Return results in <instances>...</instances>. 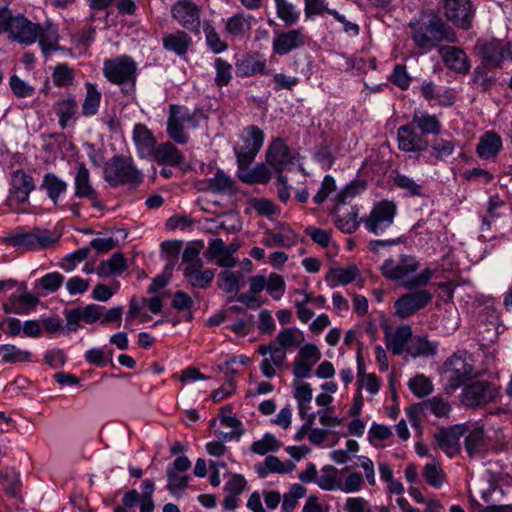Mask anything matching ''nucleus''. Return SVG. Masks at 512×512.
<instances>
[{"instance_id":"obj_3","label":"nucleus","mask_w":512,"mask_h":512,"mask_svg":"<svg viewBox=\"0 0 512 512\" xmlns=\"http://www.w3.org/2000/svg\"><path fill=\"white\" fill-rule=\"evenodd\" d=\"M103 74L109 82L121 87L125 95H132L135 92L137 79V64L129 56H120L114 59H107L103 64Z\"/></svg>"},{"instance_id":"obj_24","label":"nucleus","mask_w":512,"mask_h":512,"mask_svg":"<svg viewBox=\"0 0 512 512\" xmlns=\"http://www.w3.org/2000/svg\"><path fill=\"white\" fill-rule=\"evenodd\" d=\"M501 149V137L494 131H488L479 138L476 152L480 158L487 160L495 158Z\"/></svg>"},{"instance_id":"obj_4","label":"nucleus","mask_w":512,"mask_h":512,"mask_svg":"<svg viewBox=\"0 0 512 512\" xmlns=\"http://www.w3.org/2000/svg\"><path fill=\"white\" fill-rule=\"evenodd\" d=\"M104 179L112 186L138 185L143 181L141 172L128 157L115 156L104 165Z\"/></svg>"},{"instance_id":"obj_10","label":"nucleus","mask_w":512,"mask_h":512,"mask_svg":"<svg viewBox=\"0 0 512 512\" xmlns=\"http://www.w3.org/2000/svg\"><path fill=\"white\" fill-rule=\"evenodd\" d=\"M396 205L392 201L383 200L376 204L369 216L363 220L368 231L378 234L387 229L396 215Z\"/></svg>"},{"instance_id":"obj_41","label":"nucleus","mask_w":512,"mask_h":512,"mask_svg":"<svg viewBox=\"0 0 512 512\" xmlns=\"http://www.w3.org/2000/svg\"><path fill=\"white\" fill-rule=\"evenodd\" d=\"M208 190L214 193H232L234 181L224 172L218 171L213 178L209 179Z\"/></svg>"},{"instance_id":"obj_55","label":"nucleus","mask_w":512,"mask_h":512,"mask_svg":"<svg viewBox=\"0 0 512 512\" xmlns=\"http://www.w3.org/2000/svg\"><path fill=\"white\" fill-rule=\"evenodd\" d=\"M215 277V270H199L193 276L187 278L188 283L194 288L206 289L210 286Z\"/></svg>"},{"instance_id":"obj_48","label":"nucleus","mask_w":512,"mask_h":512,"mask_svg":"<svg viewBox=\"0 0 512 512\" xmlns=\"http://www.w3.org/2000/svg\"><path fill=\"white\" fill-rule=\"evenodd\" d=\"M466 451L470 456L481 453L485 447L484 431L481 428L472 430L466 437Z\"/></svg>"},{"instance_id":"obj_32","label":"nucleus","mask_w":512,"mask_h":512,"mask_svg":"<svg viewBox=\"0 0 512 512\" xmlns=\"http://www.w3.org/2000/svg\"><path fill=\"white\" fill-rule=\"evenodd\" d=\"M41 188L44 189L56 206L61 194L67 190V183L53 173H47L43 177Z\"/></svg>"},{"instance_id":"obj_39","label":"nucleus","mask_w":512,"mask_h":512,"mask_svg":"<svg viewBox=\"0 0 512 512\" xmlns=\"http://www.w3.org/2000/svg\"><path fill=\"white\" fill-rule=\"evenodd\" d=\"M407 353L413 358L434 355L436 353V345L429 342L425 337H415L411 339L407 346Z\"/></svg>"},{"instance_id":"obj_35","label":"nucleus","mask_w":512,"mask_h":512,"mask_svg":"<svg viewBox=\"0 0 512 512\" xmlns=\"http://www.w3.org/2000/svg\"><path fill=\"white\" fill-rule=\"evenodd\" d=\"M77 111L78 104L73 98H66L56 103V113L62 128L67 127L70 122L75 120Z\"/></svg>"},{"instance_id":"obj_12","label":"nucleus","mask_w":512,"mask_h":512,"mask_svg":"<svg viewBox=\"0 0 512 512\" xmlns=\"http://www.w3.org/2000/svg\"><path fill=\"white\" fill-rule=\"evenodd\" d=\"M444 15L462 29H469L474 18L470 0H443Z\"/></svg>"},{"instance_id":"obj_50","label":"nucleus","mask_w":512,"mask_h":512,"mask_svg":"<svg viewBox=\"0 0 512 512\" xmlns=\"http://www.w3.org/2000/svg\"><path fill=\"white\" fill-rule=\"evenodd\" d=\"M214 67L216 70L215 84L218 87L227 86L232 78V65L222 58H216Z\"/></svg>"},{"instance_id":"obj_46","label":"nucleus","mask_w":512,"mask_h":512,"mask_svg":"<svg viewBox=\"0 0 512 512\" xmlns=\"http://www.w3.org/2000/svg\"><path fill=\"white\" fill-rule=\"evenodd\" d=\"M240 179L249 184H265L271 179V172L264 164H257L253 169L240 175Z\"/></svg>"},{"instance_id":"obj_42","label":"nucleus","mask_w":512,"mask_h":512,"mask_svg":"<svg viewBox=\"0 0 512 512\" xmlns=\"http://www.w3.org/2000/svg\"><path fill=\"white\" fill-rule=\"evenodd\" d=\"M425 414L432 413L436 417H447L451 407L447 401L439 397H433L421 402Z\"/></svg>"},{"instance_id":"obj_5","label":"nucleus","mask_w":512,"mask_h":512,"mask_svg":"<svg viewBox=\"0 0 512 512\" xmlns=\"http://www.w3.org/2000/svg\"><path fill=\"white\" fill-rule=\"evenodd\" d=\"M473 365L464 357L453 354L443 364L442 380L446 390H456L477 377Z\"/></svg>"},{"instance_id":"obj_54","label":"nucleus","mask_w":512,"mask_h":512,"mask_svg":"<svg viewBox=\"0 0 512 512\" xmlns=\"http://www.w3.org/2000/svg\"><path fill=\"white\" fill-rule=\"evenodd\" d=\"M52 79L58 87L69 86L73 82L74 72L66 64H59L54 69Z\"/></svg>"},{"instance_id":"obj_58","label":"nucleus","mask_w":512,"mask_h":512,"mask_svg":"<svg viewBox=\"0 0 512 512\" xmlns=\"http://www.w3.org/2000/svg\"><path fill=\"white\" fill-rule=\"evenodd\" d=\"M219 287L226 293H238L240 290L239 280L235 273L223 271L219 274Z\"/></svg>"},{"instance_id":"obj_8","label":"nucleus","mask_w":512,"mask_h":512,"mask_svg":"<svg viewBox=\"0 0 512 512\" xmlns=\"http://www.w3.org/2000/svg\"><path fill=\"white\" fill-rule=\"evenodd\" d=\"M186 123H191L194 127L196 126L194 115L190 110L184 106L170 105L167 133L177 144L184 145L188 142L189 137L184 132V125Z\"/></svg>"},{"instance_id":"obj_59","label":"nucleus","mask_w":512,"mask_h":512,"mask_svg":"<svg viewBox=\"0 0 512 512\" xmlns=\"http://www.w3.org/2000/svg\"><path fill=\"white\" fill-rule=\"evenodd\" d=\"M266 290L272 297L279 300L285 292V282L282 276L271 273L266 279Z\"/></svg>"},{"instance_id":"obj_43","label":"nucleus","mask_w":512,"mask_h":512,"mask_svg":"<svg viewBox=\"0 0 512 512\" xmlns=\"http://www.w3.org/2000/svg\"><path fill=\"white\" fill-rule=\"evenodd\" d=\"M86 97L82 105V113L85 116H91L97 113L100 105L101 94L91 83L86 84Z\"/></svg>"},{"instance_id":"obj_13","label":"nucleus","mask_w":512,"mask_h":512,"mask_svg":"<svg viewBox=\"0 0 512 512\" xmlns=\"http://www.w3.org/2000/svg\"><path fill=\"white\" fill-rule=\"evenodd\" d=\"M172 17L190 31L200 27V8L192 0H178L171 8Z\"/></svg>"},{"instance_id":"obj_21","label":"nucleus","mask_w":512,"mask_h":512,"mask_svg":"<svg viewBox=\"0 0 512 512\" xmlns=\"http://www.w3.org/2000/svg\"><path fill=\"white\" fill-rule=\"evenodd\" d=\"M236 74L239 77H251L257 73L268 75L266 71V60L258 52L247 53L239 59L236 64Z\"/></svg>"},{"instance_id":"obj_34","label":"nucleus","mask_w":512,"mask_h":512,"mask_svg":"<svg viewBox=\"0 0 512 512\" xmlns=\"http://www.w3.org/2000/svg\"><path fill=\"white\" fill-rule=\"evenodd\" d=\"M251 16H245L243 13L236 14L227 19L225 32L231 36L239 37L251 29Z\"/></svg>"},{"instance_id":"obj_22","label":"nucleus","mask_w":512,"mask_h":512,"mask_svg":"<svg viewBox=\"0 0 512 512\" xmlns=\"http://www.w3.org/2000/svg\"><path fill=\"white\" fill-rule=\"evenodd\" d=\"M74 184L75 196L87 198L92 202L93 206L100 207L97 192L91 185L89 171L84 164H79Z\"/></svg>"},{"instance_id":"obj_9","label":"nucleus","mask_w":512,"mask_h":512,"mask_svg":"<svg viewBox=\"0 0 512 512\" xmlns=\"http://www.w3.org/2000/svg\"><path fill=\"white\" fill-rule=\"evenodd\" d=\"M432 294L428 290H415L405 293L395 303V315L400 319H406L424 309L431 301Z\"/></svg>"},{"instance_id":"obj_51","label":"nucleus","mask_w":512,"mask_h":512,"mask_svg":"<svg viewBox=\"0 0 512 512\" xmlns=\"http://www.w3.org/2000/svg\"><path fill=\"white\" fill-rule=\"evenodd\" d=\"M277 8V16L285 22L286 25H293L298 21L299 13L294 6L287 0H274Z\"/></svg>"},{"instance_id":"obj_25","label":"nucleus","mask_w":512,"mask_h":512,"mask_svg":"<svg viewBox=\"0 0 512 512\" xmlns=\"http://www.w3.org/2000/svg\"><path fill=\"white\" fill-rule=\"evenodd\" d=\"M385 338L388 349H391L394 355H400L411 341L412 329L410 325H401L394 332L386 333Z\"/></svg>"},{"instance_id":"obj_11","label":"nucleus","mask_w":512,"mask_h":512,"mask_svg":"<svg viewBox=\"0 0 512 512\" xmlns=\"http://www.w3.org/2000/svg\"><path fill=\"white\" fill-rule=\"evenodd\" d=\"M496 397V389L487 381H477L464 387L461 402L469 408L486 405Z\"/></svg>"},{"instance_id":"obj_29","label":"nucleus","mask_w":512,"mask_h":512,"mask_svg":"<svg viewBox=\"0 0 512 512\" xmlns=\"http://www.w3.org/2000/svg\"><path fill=\"white\" fill-rule=\"evenodd\" d=\"M127 268L126 259L120 252L112 254L110 259L101 261L96 273L101 278L121 275Z\"/></svg>"},{"instance_id":"obj_52","label":"nucleus","mask_w":512,"mask_h":512,"mask_svg":"<svg viewBox=\"0 0 512 512\" xmlns=\"http://www.w3.org/2000/svg\"><path fill=\"white\" fill-rule=\"evenodd\" d=\"M11 188L16 191H23L29 194L34 190L35 185L33 178L22 170L13 173L11 180Z\"/></svg>"},{"instance_id":"obj_60","label":"nucleus","mask_w":512,"mask_h":512,"mask_svg":"<svg viewBox=\"0 0 512 512\" xmlns=\"http://www.w3.org/2000/svg\"><path fill=\"white\" fill-rule=\"evenodd\" d=\"M90 249L88 247H83L78 250H76L73 253L68 254L61 263V267L65 271H72L77 263L82 262L86 260L89 256Z\"/></svg>"},{"instance_id":"obj_26","label":"nucleus","mask_w":512,"mask_h":512,"mask_svg":"<svg viewBox=\"0 0 512 512\" xmlns=\"http://www.w3.org/2000/svg\"><path fill=\"white\" fill-rule=\"evenodd\" d=\"M343 206L342 204H336L334 208L335 224L342 232L351 234L359 226L358 210L356 207H351L349 211L344 212L342 210Z\"/></svg>"},{"instance_id":"obj_1","label":"nucleus","mask_w":512,"mask_h":512,"mask_svg":"<svg viewBox=\"0 0 512 512\" xmlns=\"http://www.w3.org/2000/svg\"><path fill=\"white\" fill-rule=\"evenodd\" d=\"M7 33L12 41L30 45L37 40L45 56L59 49L57 30L50 24L41 26L24 15H14L7 7L0 8V34Z\"/></svg>"},{"instance_id":"obj_23","label":"nucleus","mask_w":512,"mask_h":512,"mask_svg":"<svg viewBox=\"0 0 512 512\" xmlns=\"http://www.w3.org/2000/svg\"><path fill=\"white\" fill-rule=\"evenodd\" d=\"M133 141L142 158H149L155 150L156 140L152 132L143 124H137L133 130Z\"/></svg>"},{"instance_id":"obj_20","label":"nucleus","mask_w":512,"mask_h":512,"mask_svg":"<svg viewBox=\"0 0 512 512\" xmlns=\"http://www.w3.org/2000/svg\"><path fill=\"white\" fill-rule=\"evenodd\" d=\"M266 160L277 173L281 174L292 163L290 149L283 140L276 139L267 149Z\"/></svg>"},{"instance_id":"obj_63","label":"nucleus","mask_w":512,"mask_h":512,"mask_svg":"<svg viewBox=\"0 0 512 512\" xmlns=\"http://www.w3.org/2000/svg\"><path fill=\"white\" fill-rule=\"evenodd\" d=\"M394 183L399 188L406 190L410 195L419 196L422 194V186L406 175L397 174L394 178Z\"/></svg>"},{"instance_id":"obj_64","label":"nucleus","mask_w":512,"mask_h":512,"mask_svg":"<svg viewBox=\"0 0 512 512\" xmlns=\"http://www.w3.org/2000/svg\"><path fill=\"white\" fill-rule=\"evenodd\" d=\"M454 149V142L440 139L432 145V156L438 160H445L452 155Z\"/></svg>"},{"instance_id":"obj_36","label":"nucleus","mask_w":512,"mask_h":512,"mask_svg":"<svg viewBox=\"0 0 512 512\" xmlns=\"http://www.w3.org/2000/svg\"><path fill=\"white\" fill-rule=\"evenodd\" d=\"M38 302V298L32 293H24L19 296L13 295L11 297L10 307L4 306L7 313L23 314L30 307H34Z\"/></svg>"},{"instance_id":"obj_57","label":"nucleus","mask_w":512,"mask_h":512,"mask_svg":"<svg viewBox=\"0 0 512 512\" xmlns=\"http://www.w3.org/2000/svg\"><path fill=\"white\" fill-rule=\"evenodd\" d=\"M423 477L426 482L433 487L441 486L444 480V474L435 462L427 463L424 466Z\"/></svg>"},{"instance_id":"obj_45","label":"nucleus","mask_w":512,"mask_h":512,"mask_svg":"<svg viewBox=\"0 0 512 512\" xmlns=\"http://www.w3.org/2000/svg\"><path fill=\"white\" fill-rule=\"evenodd\" d=\"M2 352V360L6 363H17L30 361L31 352L22 350L14 345L0 346Z\"/></svg>"},{"instance_id":"obj_62","label":"nucleus","mask_w":512,"mask_h":512,"mask_svg":"<svg viewBox=\"0 0 512 512\" xmlns=\"http://www.w3.org/2000/svg\"><path fill=\"white\" fill-rule=\"evenodd\" d=\"M226 256V245L221 238L213 239L207 248L206 257L210 261H215L218 265V261Z\"/></svg>"},{"instance_id":"obj_19","label":"nucleus","mask_w":512,"mask_h":512,"mask_svg":"<svg viewBox=\"0 0 512 512\" xmlns=\"http://www.w3.org/2000/svg\"><path fill=\"white\" fill-rule=\"evenodd\" d=\"M438 53L447 68L460 74L469 72L470 62L463 49L456 46L442 45L439 47Z\"/></svg>"},{"instance_id":"obj_49","label":"nucleus","mask_w":512,"mask_h":512,"mask_svg":"<svg viewBox=\"0 0 512 512\" xmlns=\"http://www.w3.org/2000/svg\"><path fill=\"white\" fill-rule=\"evenodd\" d=\"M280 442L270 433L251 445V451L255 454L265 455L268 452H275L280 448Z\"/></svg>"},{"instance_id":"obj_33","label":"nucleus","mask_w":512,"mask_h":512,"mask_svg":"<svg viewBox=\"0 0 512 512\" xmlns=\"http://www.w3.org/2000/svg\"><path fill=\"white\" fill-rule=\"evenodd\" d=\"M295 467L296 465L291 461L283 463L276 456H267L264 464L257 467V472L260 477H265L270 472L291 473Z\"/></svg>"},{"instance_id":"obj_44","label":"nucleus","mask_w":512,"mask_h":512,"mask_svg":"<svg viewBox=\"0 0 512 512\" xmlns=\"http://www.w3.org/2000/svg\"><path fill=\"white\" fill-rule=\"evenodd\" d=\"M286 359V352H283L282 349L275 350L273 355L270 357H266L263 359L260 365V369L265 377L273 378L276 375V370L274 366H281Z\"/></svg>"},{"instance_id":"obj_27","label":"nucleus","mask_w":512,"mask_h":512,"mask_svg":"<svg viewBox=\"0 0 512 512\" xmlns=\"http://www.w3.org/2000/svg\"><path fill=\"white\" fill-rule=\"evenodd\" d=\"M485 65L491 68L499 67L504 58V46L501 41L493 39L479 45Z\"/></svg>"},{"instance_id":"obj_31","label":"nucleus","mask_w":512,"mask_h":512,"mask_svg":"<svg viewBox=\"0 0 512 512\" xmlns=\"http://www.w3.org/2000/svg\"><path fill=\"white\" fill-rule=\"evenodd\" d=\"M190 45L191 37L183 31L168 34L163 38L164 48L178 55L186 54Z\"/></svg>"},{"instance_id":"obj_40","label":"nucleus","mask_w":512,"mask_h":512,"mask_svg":"<svg viewBox=\"0 0 512 512\" xmlns=\"http://www.w3.org/2000/svg\"><path fill=\"white\" fill-rule=\"evenodd\" d=\"M414 126L421 130L422 135L425 134H438L440 132V123L435 116L421 114H415L411 121Z\"/></svg>"},{"instance_id":"obj_15","label":"nucleus","mask_w":512,"mask_h":512,"mask_svg":"<svg viewBox=\"0 0 512 512\" xmlns=\"http://www.w3.org/2000/svg\"><path fill=\"white\" fill-rule=\"evenodd\" d=\"M321 352L315 344H305L294 361L293 374L303 379L310 375L313 366L320 360Z\"/></svg>"},{"instance_id":"obj_6","label":"nucleus","mask_w":512,"mask_h":512,"mask_svg":"<svg viewBox=\"0 0 512 512\" xmlns=\"http://www.w3.org/2000/svg\"><path fill=\"white\" fill-rule=\"evenodd\" d=\"M242 144L234 148L239 169H246L254 160L264 141V133L257 126L251 125L244 129Z\"/></svg>"},{"instance_id":"obj_53","label":"nucleus","mask_w":512,"mask_h":512,"mask_svg":"<svg viewBox=\"0 0 512 512\" xmlns=\"http://www.w3.org/2000/svg\"><path fill=\"white\" fill-rule=\"evenodd\" d=\"M408 386L417 397H425L433 390L432 382L423 374H418L410 379Z\"/></svg>"},{"instance_id":"obj_2","label":"nucleus","mask_w":512,"mask_h":512,"mask_svg":"<svg viewBox=\"0 0 512 512\" xmlns=\"http://www.w3.org/2000/svg\"><path fill=\"white\" fill-rule=\"evenodd\" d=\"M414 44L422 50H431L440 43H456L457 35L435 11L426 10L409 23Z\"/></svg>"},{"instance_id":"obj_56","label":"nucleus","mask_w":512,"mask_h":512,"mask_svg":"<svg viewBox=\"0 0 512 512\" xmlns=\"http://www.w3.org/2000/svg\"><path fill=\"white\" fill-rule=\"evenodd\" d=\"M297 334L300 333L294 328H286L282 330L276 337V350L282 349L283 352H286L287 348L299 344Z\"/></svg>"},{"instance_id":"obj_14","label":"nucleus","mask_w":512,"mask_h":512,"mask_svg":"<svg viewBox=\"0 0 512 512\" xmlns=\"http://www.w3.org/2000/svg\"><path fill=\"white\" fill-rule=\"evenodd\" d=\"M305 35L301 29H292L275 33L272 41L273 52L283 56L305 45Z\"/></svg>"},{"instance_id":"obj_16","label":"nucleus","mask_w":512,"mask_h":512,"mask_svg":"<svg viewBox=\"0 0 512 512\" xmlns=\"http://www.w3.org/2000/svg\"><path fill=\"white\" fill-rule=\"evenodd\" d=\"M419 268L418 261L409 255L400 256L398 261L387 259L382 267V274L392 280H400L414 273Z\"/></svg>"},{"instance_id":"obj_47","label":"nucleus","mask_w":512,"mask_h":512,"mask_svg":"<svg viewBox=\"0 0 512 512\" xmlns=\"http://www.w3.org/2000/svg\"><path fill=\"white\" fill-rule=\"evenodd\" d=\"M204 34L208 47L215 53L219 54L228 49V44L225 40L221 39L216 29L209 23L204 25Z\"/></svg>"},{"instance_id":"obj_37","label":"nucleus","mask_w":512,"mask_h":512,"mask_svg":"<svg viewBox=\"0 0 512 512\" xmlns=\"http://www.w3.org/2000/svg\"><path fill=\"white\" fill-rule=\"evenodd\" d=\"M338 469L332 465L324 466L321 475L316 480L318 486L327 491L337 490L340 487V479L338 478Z\"/></svg>"},{"instance_id":"obj_61","label":"nucleus","mask_w":512,"mask_h":512,"mask_svg":"<svg viewBox=\"0 0 512 512\" xmlns=\"http://www.w3.org/2000/svg\"><path fill=\"white\" fill-rule=\"evenodd\" d=\"M364 484V479L362 474L358 472H352L347 475L344 482L340 480L339 490L345 493H352L359 491Z\"/></svg>"},{"instance_id":"obj_30","label":"nucleus","mask_w":512,"mask_h":512,"mask_svg":"<svg viewBox=\"0 0 512 512\" xmlns=\"http://www.w3.org/2000/svg\"><path fill=\"white\" fill-rule=\"evenodd\" d=\"M439 448L449 457H453L459 450V433L457 428L441 429L436 435Z\"/></svg>"},{"instance_id":"obj_17","label":"nucleus","mask_w":512,"mask_h":512,"mask_svg":"<svg viewBox=\"0 0 512 512\" xmlns=\"http://www.w3.org/2000/svg\"><path fill=\"white\" fill-rule=\"evenodd\" d=\"M398 147L405 152H420L428 147V140L416 132L412 122L400 126L397 131Z\"/></svg>"},{"instance_id":"obj_18","label":"nucleus","mask_w":512,"mask_h":512,"mask_svg":"<svg viewBox=\"0 0 512 512\" xmlns=\"http://www.w3.org/2000/svg\"><path fill=\"white\" fill-rule=\"evenodd\" d=\"M191 467L190 460L185 456L175 459L173 466L167 469L168 490L176 494L187 487L190 477L185 474Z\"/></svg>"},{"instance_id":"obj_38","label":"nucleus","mask_w":512,"mask_h":512,"mask_svg":"<svg viewBox=\"0 0 512 512\" xmlns=\"http://www.w3.org/2000/svg\"><path fill=\"white\" fill-rule=\"evenodd\" d=\"M357 275L358 268L355 265L333 268L329 272L328 281H330L333 285H346L355 280Z\"/></svg>"},{"instance_id":"obj_7","label":"nucleus","mask_w":512,"mask_h":512,"mask_svg":"<svg viewBox=\"0 0 512 512\" xmlns=\"http://www.w3.org/2000/svg\"><path fill=\"white\" fill-rule=\"evenodd\" d=\"M5 243L20 250L32 251L37 249H45L54 245L57 241L52 235L39 228L30 232L16 233L4 239Z\"/></svg>"},{"instance_id":"obj_28","label":"nucleus","mask_w":512,"mask_h":512,"mask_svg":"<svg viewBox=\"0 0 512 512\" xmlns=\"http://www.w3.org/2000/svg\"><path fill=\"white\" fill-rule=\"evenodd\" d=\"M151 157L160 164L172 166H178L184 161V156L170 142L162 143L156 147Z\"/></svg>"}]
</instances>
